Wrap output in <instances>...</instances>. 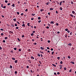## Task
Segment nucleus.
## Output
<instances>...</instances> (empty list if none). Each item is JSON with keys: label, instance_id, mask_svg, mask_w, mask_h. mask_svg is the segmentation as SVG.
Listing matches in <instances>:
<instances>
[{"label": "nucleus", "instance_id": "f257e3e1", "mask_svg": "<svg viewBox=\"0 0 76 76\" xmlns=\"http://www.w3.org/2000/svg\"><path fill=\"white\" fill-rule=\"evenodd\" d=\"M40 48L41 50H43L44 49V48H43L42 47H41Z\"/></svg>", "mask_w": 76, "mask_h": 76}, {"label": "nucleus", "instance_id": "f03ea898", "mask_svg": "<svg viewBox=\"0 0 76 76\" xmlns=\"http://www.w3.org/2000/svg\"><path fill=\"white\" fill-rule=\"evenodd\" d=\"M63 3V1H61V2H60V6H61V3Z\"/></svg>", "mask_w": 76, "mask_h": 76}, {"label": "nucleus", "instance_id": "7ed1b4c3", "mask_svg": "<svg viewBox=\"0 0 76 76\" xmlns=\"http://www.w3.org/2000/svg\"><path fill=\"white\" fill-rule=\"evenodd\" d=\"M22 26H24V27H26V26H25V24H23L22 25Z\"/></svg>", "mask_w": 76, "mask_h": 76}, {"label": "nucleus", "instance_id": "20e7f679", "mask_svg": "<svg viewBox=\"0 0 76 76\" xmlns=\"http://www.w3.org/2000/svg\"><path fill=\"white\" fill-rule=\"evenodd\" d=\"M50 23H51V24H53V23H54V21H51Z\"/></svg>", "mask_w": 76, "mask_h": 76}, {"label": "nucleus", "instance_id": "39448f33", "mask_svg": "<svg viewBox=\"0 0 76 76\" xmlns=\"http://www.w3.org/2000/svg\"><path fill=\"white\" fill-rule=\"evenodd\" d=\"M13 20H14V22H16V18H14L13 19Z\"/></svg>", "mask_w": 76, "mask_h": 76}, {"label": "nucleus", "instance_id": "423d86ee", "mask_svg": "<svg viewBox=\"0 0 76 76\" xmlns=\"http://www.w3.org/2000/svg\"><path fill=\"white\" fill-rule=\"evenodd\" d=\"M15 63H18V61L17 60H15Z\"/></svg>", "mask_w": 76, "mask_h": 76}, {"label": "nucleus", "instance_id": "0eeeda50", "mask_svg": "<svg viewBox=\"0 0 76 76\" xmlns=\"http://www.w3.org/2000/svg\"><path fill=\"white\" fill-rule=\"evenodd\" d=\"M12 6H13V7H15V4H13L12 5Z\"/></svg>", "mask_w": 76, "mask_h": 76}, {"label": "nucleus", "instance_id": "6e6552de", "mask_svg": "<svg viewBox=\"0 0 76 76\" xmlns=\"http://www.w3.org/2000/svg\"><path fill=\"white\" fill-rule=\"evenodd\" d=\"M52 66H54V67H56V65L54 64H52Z\"/></svg>", "mask_w": 76, "mask_h": 76}, {"label": "nucleus", "instance_id": "1a4fd4ad", "mask_svg": "<svg viewBox=\"0 0 76 76\" xmlns=\"http://www.w3.org/2000/svg\"><path fill=\"white\" fill-rule=\"evenodd\" d=\"M9 33L10 34H12L13 33V31H9Z\"/></svg>", "mask_w": 76, "mask_h": 76}, {"label": "nucleus", "instance_id": "9d476101", "mask_svg": "<svg viewBox=\"0 0 76 76\" xmlns=\"http://www.w3.org/2000/svg\"><path fill=\"white\" fill-rule=\"evenodd\" d=\"M31 58H32V59L33 60H34V57H33V56H32L31 57Z\"/></svg>", "mask_w": 76, "mask_h": 76}, {"label": "nucleus", "instance_id": "9b49d317", "mask_svg": "<svg viewBox=\"0 0 76 76\" xmlns=\"http://www.w3.org/2000/svg\"><path fill=\"white\" fill-rule=\"evenodd\" d=\"M68 45H69V46H71L72 45V44L69 43L68 44Z\"/></svg>", "mask_w": 76, "mask_h": 76}, {"label": "nucleus", "instance_id": "f8f14e48", "mask_svg": "<svg viewBox=\"0 0 76 76\" xmlns=\"http://www.w3.org/2000/svg\"><path fill=\"white\" fill-rule=\"evenodd\" d=\"M29 24H30V23H27V25L28 26H29Z\"/></svg>", "mask_w": 76, "mask_h": 76}, {"label": "nucleus", "instance_id": "ddd939ff", "mask_svg": "<svg viewBox=\"0 0 76 76\" xmlns=\"http://www.w3.org/2000/svg\"><path fill=\"white\" fill-rule=\"evenodd\" d=\"M38 19L39 20H40V19H41V18L39 17L38 18Z\"/></svg>", "mask_w": 76, "mask_h": 76}, {"label": "nucleus", "instance_id": "4468645a", "mask_svg": "<svg viewBox=\"0 0 76 76\" xmlns=\"http://www.w3.org/2000/svg\"><path fill=\"white\" fill-rule=\"evenodd\" d=\"M72 13H73V14H75V11H72Z\"/></svg>", "mask_w": 76, "mask_h": 76}, {"label": "nucleus", "instance_id": "2eb2a0df", "mask_svg": "<svg viewBox=\"0 0 76 76\" xmlns=\"http://www.w3.org/2000/svg\"><path fill=\"white\" fill-rule=\"evenodd\" d=\"M71 63H72V64H75V63L73 62L72 61L71 62Z\"/></svg>", "mask_w": 76, "mask_h": 76}, {"label": "nucleus", "instance_id": "dca6fc26", "mask_svg": "<svg viewBox=\"0 0 76 76\" xmlns=\"http://www.w3.org/2000/svg\"><path fill=\"white\" fill-rule=\"evenodd\" d=\"M19 28V27H16V28H15V29H18Z\"/></svg>", "mask_w": 76, "mask_h": 76}, {"label": "nucleus", "instance_id": "f3484780", "mask_svg": "<svg viewBox=\"0 0 76 76\" xmlns=\"http://www.w3.org/2000/svg\"><path fill=\"white\" fill-rule=\"evenodd\" d=\"M37 56L39 57H40V55L39 53L37 54Z\"/></svg>", "mask_w": 76, "mask_h": 76}, {"label": "nucleus", "instance_id": "a211bd4d", "mask_svg": "<svg viewBox=\"0 0 76 76\" xmlns=\"http://www.w3.org/2000/svg\"><path fill=\"white\" fill-rule=\"evenodd\" d=\"M4 35V34H3V33H1V35L2 36H3Z\"/></svg>", "mask_w": 76, "mask_h": 76}, {"label": "nucleus", "instance_id": "6ab92c4d", "mask_svg": "<svg viewBox=\"0 0 76 76\" xmlns=\"http://www.w3.org/2000/svg\"><path fill=\"white\" fill-rule=\"evenodd\" d=\"M3 42L5 43L6 42V41H5V40H3Z\"/></svg>", "mask_w": 76, "mask_h": 76}, {"label": "nucleus", "instance_id": "aec40b11", "mask_svg": "<svg viewBox=\"0 0 76 76\" xmlns=\"http://www.w3.org/2000/svg\"><path fill=\"white\" fill-rule=\"evenodd\" d=\"M53 9H53V8H50V10H53Z\"/></svg>", "mask_w": 76, "mask_h": 76}, {"label": "nucleus", "instance_id": "412c9836", "mask_svg": "<svg viewBox=\"0 0 76 76\" xmlns=\"http://www.w3.org/2000/svg\"><path fill=\"white\" fill-rule=\"evenodd\" d=\"M21 16H23V13H22L20 14Z\"/></svg>", "mask_w": 76, "mask_h": 76}, {"label": "nucleus", "instance_id": "4be33fe9", "mask_svg": "<svg viewBox=\"0 0 76 76\" xmlns=\"http://www.w3.org/2000/svg\"><path fill=\"white\" fill-rule=\"evenodd\" d=\"M41 12H42V11H44V9H41L40 10Z\"/></svg>", "mask_w": 76, "mask_h": 76}, {"label": "nucleus", "instance_id": "5701e85b", "mask_svg": "<svg viewBox=\"0 0 76 76\" xmlns=\"http://www.w3.org/2000/svg\"><path fill=\"white\" fill-rule=\"evenodd\" d=\"M60 64H63V61H61L60 62Z\"/></svg>", "mask_w": 76, "mask_h": 76}, {"label": "nucleus", "instance_id": "b1692460", "mask_svg": "<svg viewBox=\"0 0 76 76\" xmlns=\"http://www.w3.org/2000/svg\"><path fill=\"white\" fill-rule=\"evenodd\" d=\"M12 60H15V58H12Z\"/></svg>", "mask_w": 76, "mask_h": 76}, {"label": "nucleus", "instance_id": "393cba45", "mask_svg": "<svg viewBox=\"0 0 76 76\" xmlns=\"http://www.w3.org/2000/svg\"><path fill=\"white\" fill-rule=\"evenodd\" d=\"M17 23H18V24H19V25H20V23H19V22L18 21H17Z\"/></svg>", "mask_w": 76, "mask_h": 76}, {"label": "nucleus", "instance_id": "a878e982", "mask_svg": "<svg viewBox=\"0 0 76 76\" xmlns=\"http://www.w3.org/2000/svg\"><path fill=\"white\" fill-rule=\"evenodd\" d=\"M5 3H7V2H8V1H7V0H5Z\"/></svg>", "mask_w": 76, "mask_h": 76}, {"label": "nucleus", "instance_id": "bb28decb", "mask_svg": "<svg viewBox=\"0 0 76 76\" xmlns=\"http://www.w3.org/2000/svg\"><path fill=\"white\" fill-rule=\"evenodd\" d=\"M65 31H68V29L67 28H66L65 29Z\"/></svg>", "mask_w": 76, "mask_h": 76}, {"label": "nucleus", "instance_id": "cd10ccee", "mask_svg": "<svg viewBox=\"0 0 76 76\" xmlns=\"http://www.w3.org/2000/svg\"><path fill=\"white\" fill-rule=\"evenodd\" d=\"M11 66H10V68H11V69H12V67H13L12 66H11V65H10Z\"/></svg>", "mask_w": 76, "mask_h": 76}, {"label": "nucleus", "instance_id": "c85d7f7f", "mask_svg": "<svg viewBox=\"0 0 76 76\" xmlns=\"http://www.w3.org/2000/svg\"><path fill=\"white\" fill-rule=\"evenodd\" d=\"M17 49L16 48H14V50H16Z\"/></svg>", "mask_w": 76, "mask_h": 76}, {"label": "nucleus", "instance_id": "c756f323", "mask_svg": "<svg viewBox=\"0 0 76 76\" xmlns=\"http://www.w3.org/2000/svg\"><path fill=\"white\" fill-rule=\"evenodd\" d=\"M34 45H37V43L35 42V43H34L33 44Z\"/></svg>", "mask_w": 76, "mask_h": 76}, {"label": "nucleus", "instance_id": "7c9ffc66", "mask_svg": "<svg viewBox=\"0 0 76 76\" xmlns=\"http://www.w3.org/2000/svg\"><path fill=\"white\" fill-rule=\"evenodd\" d=\"M69 72H72V69H70L69 71Z\"/></svg>", "mask_w": 76, "mask_h": 76}, {"label": "nucleus", "instance_id": "2f4dec72", "mask_svg": "<svg viewBox=\"0 0 76 76\" xmlns=\"http://www.w3.org/2000/svg\"><path fill=\"white\" fill-rule=\"evenodd\" d=\"M54 51H53V52H52L51 54H52V55H53V54H54Z\"/></svg>", "mask_w": 76, "mask_h": 76}, {"label": "nucleus", "instance_id": "473e14b6", "mask_svg": "<svg viewBox=\"0 0 76 76\" xmlns=\"http://www.w3.org/2000/svg\"><path fill=\"white\" fill-rule=\"evenodd\" d=\"M33 35H34V33H32L31 34V36H33Z\"/></svg>", "mask_w": 76, "mask_h": 76}, {"label": "nucleus", "instance_id": "72a5a7b5", "mask_svg": "<svg viewBox=\"0 0 76 76\" xmlns=\"http://www.w3.org/2000/svg\"><path fill=\"white\" fill-rule=\"evenodd\" d=\"M60 9L61 10H63V9H62V7H60Z\"/></svg>", "mask_w": 76, "mask_h": 76}, {"label": "nucleus", "instance_id": "f704fd0d", "mask_svg": "<svg viewBox=\"0 0 76 76\" xmlns=\"http://www.w3.org/2000/svg\"><path fill=\"white\" fill-rule=\"evenodd\" d=\"M56 25L57 26H58V23H56Z\"/></svg>", "mask_w": 76, "mask_h": 76}, {"label": "nucleus", "instance_id": "c9c22d12", "mask_svg": "<svg viewBox=\"0 0 76 76\" xmlns=\"http://www.w3.org/2000/svg\"><path fill=\"white\" fill-rule=\"evenodd\" d=\"M60 58V57H57V58H58V60H60V59H59V58Z\"/></svg>", "mask_w": 76, "mask_h": 76}, {"label": "nucleus", "instance_id": "e433bc0d", "mask_svg": "<svg viewBox=\"0 0 76 76\" xmlns=\"http://www.w3.org/2000/svg\"><path fill=\"white\" fill-rule=\"evenodd\" d=\"M31 15H32V16H35V14H32Z\"/></svg>", "mask_w": 76, "mask_h": 76}, {"label": "nucleus", "instance_id": "4c0bfd02", "mask_svg": "<svg viewBox=\"0 0 76 76\" xmlns=\"http://www.w3.org/2000/svg\"><path fill=\"white\" fill-rule=\"evenodd\" d=\"M46 28L47 29H49V27H48V26L46 27Z\"/></svg>", "mask_w": 76, "mask_h": 76}, {"label": "nucleus", "instance_id": "58836bf2", "mask_svg": "<svg viewBox=\"0 0 76 76\" xmlns=\"http://www.w3.org/2000/svg\"><path fill=\"white\" fill-rule=\"evenodd\" d=\"M5 39H7V37H5Z\"/></svg>", "mask_w": 76, "mask_h": 76}, {"label": "nucleus", "instance_id": "ea45409f", "mask_svg": "<svg viewBox=\"0 0 76 76\" xmlns=\"http://www.w3.org/2000/svg\"><path fill=\"white\" fill-rule=\"evenodd\" d=\"M70 16H71V17H73V15L71 14L70 15Z\"/></svg>", "mask_w": 76, "mask_h": 76}, {"label": "nucleus", "instance_id": "a19ab883", "mask_svg": "<svg viewBox=\"0 0 76 76\" xmlns=\"http://www.w3.org/2000/svg\"><path fill=\"white\" fill-rule=\"evenodd\" d=\"M17 14H18V15H19V12H17Z\"/></svg>", "mask_w": 76, "mask_h": 76}, {"label": "nucleus", "instance_id": "79ce46f5", "mask_svg": "<svg viewBox=\"0 0 76 76\" xmlns=\"http://www.w3.org/2000/svg\"><path fill=\"white\" fill-rule=\"evenodd\" d=\"M15 74H17V71H15Z\"/></svg>", "mask_w": 76, "mask_h": 76}, {"label": "nucleus", "instance_id": "37998d69", "mask_svg": "<svg viewBox=\"0 0 76 76\" xmlns=\"http://www.w3.org/2000/svg\"><path fill=\"white\" fill-rule=\"evenodd\" d=\"M21 37H22V38H23V37H24V35H23Z\"/></svg>", "mask_w": 76, "mask_h": 76}, {"label": "nucleus", "instance_id": "c03bdc74", "mask_svg": "<svg viewBox=\"0 0 76 76\" xmlns=\"http://www.w3.org/2000/svg\"><path fill=\"white\" fill-rule=\"evenodd\" d=\"M41 22V20H39V21H38V22L39 23H40V22Z\"/></svg>", "mask_w": 76, "mask_h": 76}, {"label": "nucleus", "instance_id": "a18cd8bd", "mask_svg": "<svg viewBox=\"0 0 76 76\" xmlns=\"http://www.w3.org/2000/svg\"><path fill=\"white\" fill-rule=\"evenodd\" d=\"M18 51H21V49H19L18 50Z\"/></svg>", "mask_w": 76, "mask_h": 76}, {"label": "nucleus", "instance_id": "49530a36", "mask_svg": "<svg viewBox=\"0 0 76 76\" xmlns=\"http://www.w3.org/2000/svg\"><path fill=\"white\" fill-rule=\"evenodd\" d=\"M64 70H66V67L64 68Z\"/></svg>", "mask_w": 76, "mask_h": 76}, {"label": "nucleus", "instance_id": "de8ad7c7", "mask_svg": "<svg viewBox=\"0 0 76 76\" xmlns=\"http://www.w3.org/2000/svg\"><path fill=\"white\" fill-rule=\"evenodd\" d=\"M15 26H18V25H17L16 24H15Z\"/></svg>", "mask_w": 76, "mask_h": 76}, {"label": "nucleus", "instance_id": "09e8293b", "mask_svg": "<svg viewBox=\"0 0 76 76\" xmlns=\"http://www.w3.org/2000/svg\"><path fill=\"white\" fill-rule=\"evenodd\" d=\"M17 39H18V41H20V39H19V38H18Z\"/></svg>", "mask_w": 76, "mask_h": 76}, {"label": "nucleus", "instance_id": "8fccbe9b", "mask_svg": "<svg viewBox=\"0 0 76 76\" xmlns=\"http://www.w3.org/2000/svg\"><path fill=\"white\" fill-rule=\"evenodd\" d=\"M49 4V3H46V4L47 5H48Z\"/></svg>", "mask_w": 76, "mask_h": 76}, {"label": "nucleus", "instance_id": "3c124183", "mask_svg": "<svg viewBox=\"0 0 76 76\" xmlns=\"http://www.w3.org/2000/svg\"><path fill=\"white\" fill-rule=\"evenodd\" d=\"M47 49H48V50H49V49H50V48H49L48 47H47Z\"/></svg>", "mask_w": 76, "mask_h": 76}, {"label": "nucleus", "instance_id": "603ef678", "mask_svg": "<svg viewBox=\"0 0 76 76\" xmlns=\"http://www.w3.org/2000/svg\"><path fill=\"white\" fill-rule=\"evenodd\" d=\"M48 14L49 15V16H50V13L48 12Z\"/></svg>", "mask_w": 76, "mask_h": 76}, {"label": "nucleus", "instance_id": "864d4df0", "mask_svg": "<svg viewBox=\"0 0 76 76\" xmlns=\"http://www.w3.org/2000/svg\"><path fill=\"white\" fill-rule=\"evenodd\" d=\"M68 58H70V56H69L68 57Z\"/></svg>", "mask_w": 76, "mask_h": 76}, {"label": "nucleus", "instance_id": "5fc2aeb1", "mask_svg": "<svg viewBox=\"0 0 76 76\" xmlns=\"http://www.w3.org/2000/svg\"><path fill=\"white\" fill-rule=\"evenodd\" d=\"M4 9H5L6 8V6H4L3 7Z\"/></svg>", "mask_w": 76, "mask_h": 76}, {"label": "nucleus", "instance_id": "6e6d98bb", "mask_svg": "<svg viewBox=\"0 0 76 76\" xmlns=\"http://www.w3.org/2000/svg\"><path fill=\"white\" fill-rule=\"evenodd\" d=\"M0 30H1V31H3V29L2 28H1V29H0Z\"/></svg>", "mask_w": 76, "mask_h": 76}, {"label": "nucleus", "instance_id": "4d7b16f0", "mask_svg": "<svg viewBox=\"0 0 76 76\" xmlns=\"http://www.w3.org/2000/svg\"><path fill=\"white\" fill-rule=\"evenodd\" d=\"M11 53H13V52L12 50L11 51Z\"/></svg>", "mask_w": 76, "mask_h": 76}, {"label": "nucleus", "instance_id": "13d9d810", "mask_svg": "<svg viewBox=\"0 0 76 76\" xmlns=\"http://www.w3.org/2000/svg\"><path fill=\"white\" fill-rule=\"evenodd\" d=\"M10 3H9L8 4H7L8 6H10Z\"/></svg>", "mask_w": 76, "mask_h": 76}, {"label": "nucleus", "instance_id": "bf43d9fd", "mask_svg": "<svg viewBox=\"0 0 76 76\" xmlns=\"http://www.w3.org/2000/svg\"><path fill=\"white\" fill-rule=\"evenodd\" d=\"M39 63H40V64H41L42 63H41V61H39Z\"/></svg>", "mask_w": 76, "mask_h": 76}, {"label": "nucleus", "instance_id": "052dcab7", "mask_svg": "<svg viewBox=\"0 0 76 76\" xmlns=\"http://www.w3.org/2000/svg\"><path fill=\"white\" fill-rule=\"evenodd\" d=\"M59 66L60 67H63V66L59 65Z\"/></svg>", "mask_w": 76, "mask_h": 76}, {"label": "nucleus", "instance_id": "680f3d73", "mask_svg": "<svg viewBox=\"0 0 76 76\" xmlns=\"http://www.w3.org/2000/svg\"><path fill=\"white\" fill-rule=\"evenodd\" d=\"M48 43H50V41L48 40Z\"/></svg>", "mask_w": 76, "mask_h": 76}, {"label": "nucleus", "instance_id": "e2e57ef3", "mask_svg": "<svg viewBox=\"0 0 76 76\" xmlns=\"http://www.w3.org/2000/svg\"><path fill=\"white\" fill-rule=\"evenodd\" d=\"M27 11H28V9H26L25 10V11H26V12H27Z\"/></svg>", "mask_w": 76, "mask_h": 76}, {"label": "nucleus", "instance_id": "0e129e2a", "mask_svg": "<svg viewBox=\"0 0 76 76\" xmlns=\"http://www.w3.org/2000/svg\"><path fill=\"white\" fill-rule=\"evenodd\" d=\"M3 4H1V7H3Z\"/></svg>", "mask_w": 76, "mask_h": 76}, {"label": "nucleus", "instance_id": "69168bd1", "mask_svg": "<svg viewBox=\"0 0 76 76\" xmlns=\"http://www.w3.org/2000/svg\"><path fill=\"white\" fill-rule=\"evenodd\" d=\"M56 13H58V12L57 11H56Z\"/></svg>", "mask_w": 76, "mask_h": 76}, {"label": "nucleus", "instance_id": "338daca9", "mask_svg": "<svg viewBox=\"0 0 76 76\" xmlns=\"http://www.w3.org/2000/svg\"><path fill=\"white\" fill-rule=\"evenodd\" d=\"M71 4H73V2L72 1H71Z\"/></svg>", "mask_w": 76, "mask_h": 76}, {"label": "nucleus", "instance_id": "774afa93", "mask_svg": "<svg viewBox=\"0 0 76 76\" xmlns=\"http://www.w3.org/2000/svg\"><path fill=\"white\" fill-rule=\"evenodd\" d=\"M57 34H60V32L59 31H58V32H57Z\"/></svg>", "mask_w": 76, "mask_h": 76}]
</instances>
